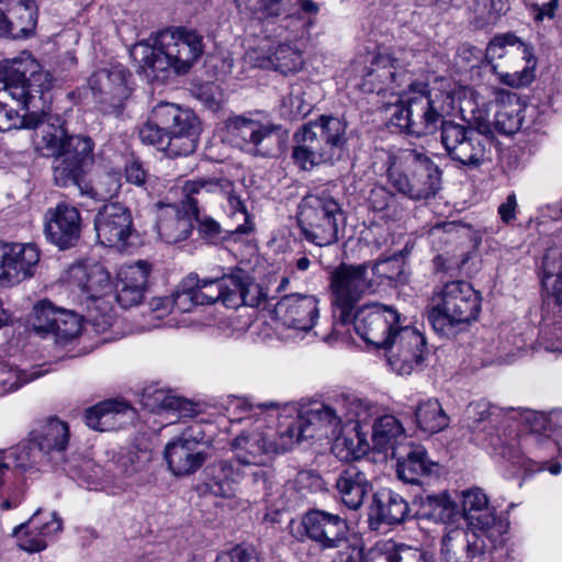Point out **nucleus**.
Instances as JSON below:
<instances>
[{"mask_svg":"<svg viewBox=\"0 0 562 562\" xmlns=\"http://www.w3.org/2000/svg\"><path fill=\"white\" fill-rule=\"evenodd\" d=\"M184 212L175 205H168L157 223L158 234L168 244L186 240L193 228L190 210L183 204Z\"/></svg>","mask_w":562,"mask_h":562,"instance_id":"nucleus-40","label":"nucleus"},{"mask_svg":"<svg viewBox=\"0 0 562 562\" xmlns=\"http://www.w3.org/2000/svg\"><path fill=\"white\" fill-rule=\"evenodd\" d=\"M130 72L122 66L115 65L110 69H100L90 78V87L104 105L105 112H120L123 102L130 95L127 77Z\"/></svg>","mask_w":562,"mask_h":562,"instance_id":"nucleus-24","label":"nucleus"},{"mask_svg":"<svg viewBox=\"0 0 562 562\" xmlns=\"http://www.w3.org/2000/svg\"><path fill=\"white\" fill-rule=\"evenodd\" d=\"M8 19L10 37L27 38L35 33L37 5L35 0H2Z\"/></svg>","mask_w":562,"mask_h":562,"instance_id":"nucleus-36","label":"nucleus"},{"mask_svg":"<svg viewBox=\"0 0 562 562\" xmlns=\"http://www.w3.org/2000/svg\"><path fill=\"white\" fill-rule=\"evenodd\" d=\"M70 282L78 286L87 301L103 300L111 289V277L99 262L74 265L69 270Z\"/></svg>","mask_w":562,"mask_h":562,"instance_id":"nucleus-34","label":"nucleus"},{"mask_svg":"<svg viewBox=\"0 0 562 562\" xmlns=\"http://www.w3.org/2000/svg\"><path fill=\"white\" fill-rule=\"evenodd\" d=\"M154 117L169 133V157L188 156L195 151L201 126L198 116L191 110L164 102L154 108Z\"/></svg>","mask_w":562,"mask_h":562,"instance_id":"nucleus-16","label":"nucleus"},{"mask_svg":"<svg viewBox=\"0 0 562 562\" xmlns=\"http://www.w3.org/2000/svg\"><path fill=\"white\" fill-rule=\"evenodd\" d=\"M241 476L245 477L239 467L233 461L222 460L214 469V477L209 484L210 491L215 496L232 497L236 492V483Z\"/></svg>","mask_w":562,"mask_h":562,"instance_id":"nucleus-49","label":"nucleus"},{"mask_svg":"<svg viewBox=\"0 0 562 562\" xmlns=\"http://www.w3.org/2000/svg\"><path fill=\"white\" fill-rule=\"evenodd\" d=\"M139 138L144 144L154 145L168 155L169 133H167L165 126L154 117V110L151 111L150 120L140 127Z\"/></svg>","mask_w":562,"mask_h":562,"instance_id":"nucleus-58","label":"nucleus"},{"mask_svg":"<svg viewBox=\"0 0 562 562\" xmlns=\"http://www.w3.org/2000/svg\"><path fill=\"white\" fill-rule=\"evenodd\" d=\"M0 454L9 470L12 469L21 473L33 469L43 457L31 438L0 452Z\"/></svg>","mask_w":562,"mask_h":562,"instance_id":"nucleus-51","label":"nucleus"},{"mask_svg":"<svg viewBox=\"0 0 562 562\" xmlns=\"http://www.w3.org/2000/svg\"><path fill=\"white\" fill-rule=\"evenodd\" d=\"M140 403L146 409L159 413L162 411L168 412L172 403L177 402L175 401V395L169 391L157 387L156 385H149L143 390Z\"/></svg>","mask_w":562,"mask_h":562,"instance_id":"nucleus-59","label":"nucleus"},{"mask_svg":"<svg viewBox=\"0 0 562 562\" xmlns=\"http://www.w3.org/2000/svg\"><path fill=\"white\" fill-rule=\"evenodd\" d=\"M30 326L41 337L50 335L58 342H67L80 334L81 319L72 311L55 307L49 301H41L33 307Z\"/></svg>","mask_w":562,"mask_h":562,"instance_id":"nucleus-19","label":"nucleus"},{"mask_svg":"<svg viewBox=\"0 0 562 562\" xmlns=\"http://www.w3.org/2000/svg\"><path fill=\"white\" fill-rule=\"evenodd\" d=\"M525 105L516 93H507L497 103L494 125L503 134H514L522 123L521 112Z\"/></svg>","mask_w":562,"mask_h":562,"instance_id":"nucleus-44","label":"nucleus"},{"mask_svg":"<svg viewBox=\"0 0 562 562\" xmlns=\"http://www.w3.org/2000/svg\"><path fill=\"white\" fill-rule=\"evenodd\" d=\"M281 407L285 408L286 404L266 402L254 405L238 397L232 400L228 406L229 412L238 413L235 420L255 419L249 429L243 430L232 440L234 457L231 461L243 470L245 479L256 492L263 495L272 491V481L267 469L271 457L290 450L297 442L299 418L278 436L267 426L268 422L278 417Z\"/></svg>","mask_w":562,"mask_h":562,"instance_id":"nucleus-1","label":"nucleus"},{"mask_svg":"<svg viewBox=\"0 0 562 562\" xmlns=\"http://www.w3.org/2000/svg\"><path fill=\"white\" fill-rule=\"evenodd\" d=\"M389 105V124L416 136H426L441 130L445 114L454 106V92L448 79H438L432 86L413 79Z\"/></svg>","mask_w":562,"mask_h":562,"instance_id":"nucleus-3","label":"nucleus"},{"mask_svg":"<svg viewBox=\"0 0 562 562\" xmlns=\"http://www.w3.org/2000/svg\"><path fill=\"white\" fill-rule=\"evenodd\" d=\"M411 52L380 53L372 57L361 76L359 88L366 93L382 94L390 92L400 97L401 88L407 87L412 71L407 69Z\"/></svg>","mask_w":562,"mask_h":562,"instance_id":"nucleus-15","label":"nucleus"},{"mask_svg":"<svg viewBox=\"0 0 562 562\" xmlns=\"http://www.w3.org/2000/svg\"><path fill=\"white\" fill-rule=\"evenodd\" d=\"M374 503L375 506L372 508L370 516L372 529H376L379 522L398 525L408 517V503L398 493L390 490L381 491L375 496Z\"/></svg>","mask_w":562,"mask_h":562,"instance_id":"nucleus-39","label":"nucleus"},{"mask_svg":"<svg viewBox=\"0 0 562 562\" xmlns=\"http://www.w3.org/2000/svg\"><path fill=\"white\" fill-rule=\"evenodd\" d=\"M150 271V265L147 261L139 260L133 265L123 266L119 271L117 281L147 290Z\"/></svg>","mask_w":562,"mask_h":562,"instance_id":"nucleus-61","label":"nucleus"},{"mask_svg":"<svg viewBox=\"0 0 562 562\" xmlns=\"http://www.w3.org/2000/svg\"><path fill=\"white\" fill-rule=\"evenodd\" d=\"M135 411L125 401L108 400L89 407L85 419L88 427L99 431H109L132 423Z\"/></svg>","mask_w":562,"mask_h":562,"instance_id":"nucleus-30","label":"nucleus"},{"mask_svg":"<svg viewBox=\"0 0 562 562\" xmlns=\"http://www.w3.org/2000/svg\"><path fill=\"white\" fill-rule=\"evenodd\" d=\"M514 408L508 409L506 413L503 408L495 406L485 401H479L475 403H471L467 409V414L469 419L473 423V428L477 430H497L499 424H502L506 417L513 419V411Z\"/></svg>","mask_w":562,"mask_h":562,"instance_id":"nucleus-46","label":"nucleus"},{"mask_svg":"<svg viewBox=\"0 0 562 562\" xmlns=\"http://www.w3.org/2000/svg\"><path fill=\"white\" fill-rule=\"evenodd\" d=\"M375 292V282L369 277L367 263L336 267L329 276V294L334 318L341 324L351 322L357 304Z\"/></svg>","mask_w":562,"mask_h":562,"instance_id":"nucleus-10","label":"nucleus"},{"mask_svg":"<svg viewBox=\"0 0 562 562\" xmlns=\"http://www.w3.org/2000/svg\"><path fill=\"white\" fill-rule=\"evenodd\" d=\"M196 283L194 289L201 305L218 301L232 308L241 304L250 306L257 304V299L250 296V292H258L259 288L249 282V278L243 271L211 280H199L196 277Z\"/></svg>","mask_w":562,"mask_h":562,"instance_id":"nucleus-18","label":"nucleus"},{"mask_svg":"<svg viewBox=\"0 0 562 562\" xmlns=\"http://www.w3.org/2000/svg\"><path fill=\"white\" fill-rule=\"evenodd\" d=\"M485 61L491 64L494 71H497V66L494 65L496 59H501L507 55L518 56L521 60L526 58L527 47L515 35L505 34L494 37L483 52Z\"/></svg>","mask_w":562,"mask_h":562,"instance_id":"nucleus-52","label":"nucleus"},{"mask_svg":"<svg viewBox=\"0 0 562 562\" xmlns=\"http://www.w3.org/2000/svg\"><path fill=\"white\" fill-rule=\"evenodd\" d=\"M470 541V529L464 530L462 527L453 526L450 524L446 526L445 533L441 539V554L443 561H453V557L458 551L465 549L469 559L480 558V561L487 555H493L496 548H486V550H480L479 552L472 551L469 547Z\"/></svg>","mask_w":562,"mask_h":562,"instance_id":"nucleus-42","label":"nucleus"},{"mask_svg":"<svg viewBox=\"0 0 562 562\" xmlns=\"http://www.w3.org/2000/svg\"><path fill=\"white\" fill-rule=\"evenodd\" d=\"M150 40L151 44L138 43L131 50L147 77L158 78L168 70L187 74L204 50L202 36L186 27L164 30Z\"/></svg>","mask_w":562,"mask_h":562,"instance_id":"nucleus-4","label":"nucleus"},{"mask_svg":"<svg viewBox=\"0 0 562 562\" xmlns=\"http://www.w3.org/2000/svg\"><path fill=\"white\" fill-rule=\"evenodd\" d=\"M226 200H227L228 207H229V214H231V216L237 218V224L235 227L228 228L225 232L231 233V234L247 233L249 231V227L247 226V224L249 222V216H248L244 201L235 192H227Z\"/></svg>","mask_w":562,"mask_h":562,"instance_id":"nucleus-62","label":"nucleus"},{"mask_svg":"<svg viewBox=\"0 0 562 562\" xmlns=\"http://www.w3.org/2000/svg\"><path fill=\"white\" fill-rule=\"evenodd\" d=\"M414 415L417 427L427 434L440 432L449 425V417L436 398L420 401Z\"/></svg>","mask_w":562,"mask_h":562,"instance_id":"nucleus-45","label":"nucleus"},{"mask_svg":"<svg viewBox=\"0 0 562 562\" xmlns=\"http://www.w3.org/2000/svg\"><path fill=\"white\" fill-rule=\"evenodd\" d=\"M131 211L121 203L103 205L94 218L98 240L108 247L123 246L132 233Z\"/></svg>","mask_w":562,"mask_h":562,"instance_id":"nucleus-25","label":"nucleus"},{"mask_svg":"<svg viewBox=\"0 0 562 562\" xmlns=\"http://www.w3.org/2000/svg\"><path fill=\"white\" fill-rule=\"evenodd\" d=\"M543 286L553 299V303L562 311V252L549 250L542 261Z\"/></svg>","mask_w":562,"mask_h":562,"instance_id":"nucleus-50","label":"nucleus"},{"mask_svg":"<svg viewBox=\"0 0 562 562\" xmlns=\"http://www.w3.org/2000/svg\"><path fill=\"white\" fill-rule=\"evenodd\" d=\"M387 177L400 193L412 200H422L437 193L441 172L423 149L404 148L391 157Z\"/></svg>","mask_w":562,"mask_h":562,"instance_id":"nucleus-7","label":"nucleus"},{"mask_svg":"<svg viewBox=\"0 0 562 562\" xmlns=\"http://www.w3.org/2000/svg\"><path fill=\"white\" fill-rule=\"evenodd\" d=\"M93 146L88 136L68 135L58 115H49L37 140V148L53 158V178L59 187L79 186L93 162Z\"/></svg>","mask_w":562,"mask_h":562,"instance_id":"nucleus-5","label":"nucleus"},{"mask_svg":"<svg viewBox=\"0 0 562 562\" xmlns=\"http://www.w3.org/2000/svg\"><path fill=\"white\" fill-rule=\"evenodd\" d=\"M356 333L378 349L390 346L396 334L405 328L400 313L391 306L379 303L359 308L352 316Z\"/></svg>","mask_w":562,"mask_h":562,"instance_id":"nucleus-17","label":"nucleus"},{"mask_svg":"<svg viewBox=\"0 0 562 562\" xmlns=\"http://www.w3.org/2000/svg\"><path fill=\"white\" fill-rule=\"evenodd\" d=\"M379 413L371 402L353 395L338 394L316 403L299 415L297 442L308 439H334L333 452L340 460L359 458L366 452L360 436L362 424Z\"/></svg>","mask_w":562,"mask_h":562,"instance_id":"nucleus-2","label":"nucleus"},{"mask_svg":"<svg viewBox=\"0 0 562 562\" xmlns=\"http://www.w3.org/2000/svg\"><path fill=\"white\" fill-rule=\"evenodd\" d=\"M477 126L454 121L442 122L440 140L447 156L461 167L475 169L487 159L488 140L484 136L491 132L485 120L477 119Z\"/></svg>","mask_w":562,"mask_h":562,"instance_id":"nucleus-12","label":"nucleus"},{"mask_svg":"<svg viewBox=\"0 0 562 562\" xmlns=\"http://www.w3.org/2000/svg\"><path fill=\"white\" fill-rule=\"evenodd\" d=\"M303 536L322 550L339 549L348 542V525L339 515L323 509H310L302 515Z\"/></svg>","mask_w":562,"mask_h":562,"instance_id":"nucleus-20","label":"nucleus"},{"mask_svg":"<svg viewBox=\"0 0 562 562\" xmlns=\"http://www.w3.org/2000/svg\"><path fill=\"white\" fill-rule=\"evenodd\" d=\"M319 12V5L313 0H297L296 9L285 16L288 25L292 22L299 24L301 35L303 36L315 24V19Z\"/></svg>","mask_w":562,"mask_h":562,"instance_id":"nucleus-56","label":"nucleus"},{"mask_svg":"<svg viewBox=\"0 0 562 562\" xmlns=\"http://www.w3.org/2000/svg\"><path fill=\"white\" fill-rule=\"evenodd\" d=\"M392 458L397 460L398 479L411 484H418L422 477L430 475L438 468V463L429 460L426 449L420 445L404 446Z\"/></svg>","mask_w":562,"mask_h":562,"instance_id":"nucleus-33","label":"nucleus"},{"mask_svg":"<svg viewBox=\"0 0 562 562\" xmlns=\"http://www.w3.org/2000/svg\"><path fill=\"white\" fill-rule=\"evenodd\" d=\"M513 420L527 425L529 434L524 437L526 446L536 443L541 437H551L562 430V409H554L550 414L533 411L513 409Z\"/></svg>","mask_w":562,"mask_h":562,"instance_id":"nucleus-37","label":"nucleus"},{"mask_svg":"<svg viewBox=\"0 0 562 562\" xmlns=\"http://www.w3.org/2000/svg\"><path fill=\"white\" fill-rule=\"evenodd\" d=\"M224 137L251 156L273 157L280 151L285 133L280 125L233 115L224 123Z\"/></svg>","mask_w":562,"mask_h":562,"instance_id":"nucleus-11","label":"nucleus"},{"mask_svg":"<svg viewBox=\"0 0 562 562\" xmlns=\"http://www.w3.org/2000/svg\"><path fill=\"white\" fill-rule=\"evenodd\" d=\"M335 488L341 503L350 509L360 508L372 490L368 474L356 464L342 469L336 476Z\"/></svg>","mask_w":562,"mask_h":562,"instance_id":"nucleus-32","label":"nucleus"},{"mask_svg":"<svg viewBox=\"0 0 562 562\" xmlns=\"http://www.w3.org/2000/svg\"><path fill=\"white\" fill-rule=\"evenodd\" d=\"M418 514L420 518L446 526L453 524L460 515L457 504L447 493L428 494L422 497Z\"/></svg>","mask_w":562,"mask_h":562,"instance_id":"nucleus-43","label":"nucleus"},{"mask_svg":"<svg viewBox=\"0 0 562 562\" xmlns=\"http://www.w3.org/2000/svg\"><path fill=\"white\" fill-rule=\"evenodd\" d=\"M44 235L50 244L61 250L74 247L81 235L79 210L66 202L49 207L44 215Z\"/></svg>","mask_w":562,"mask_h":562,"instance_id":"nucleus-22","label":"nucleus"},{"mask_svg":"<svg viewBox=\"0 0 562 562\" xmlns=\"http://www.w3.org/2000/svg\"><path fill=\"white\" fill-rule=\"evenodd\" d=\"M77 187L81 195H87L97 201H108L117 195L121 189V179L116 172H105L98 176L92 183L79 181Z\"/></svg>","mask_w":562,"mask_h":562,"instance_id":"nucleus-53","label":"nucleus"},{"mask_svg":"<svg viewBox=\"0 0 562 562\" xmlns=\"http://www.w3.org/2000/svg\"><path fill=\"white\" fill-rule=\"evenodd\" d=\"M297 221L304 237L324 247L338 240L344 215L335 199L328 195H307L300 204Z\"/></svg>","mask_w":562,"mask_h":562,"instance_id":"nucleus-13","label":"nucleus"},{"mask_svg":"<svg viewBox=\"0 0 562 562\" xmlns=\"http://www.w3.org/2000/svg\"><path fill=\"white\" fill-rule=\"evenodd\" d=\"M182 192L186 200L182 204L187 205L191 213V218L198 223V232L200 236L211 243H215L222 238V226L214 218L200 213L198 207L199 199L196 195L204 193L220 192L218 184L211 180H188L182 186Z\"/></svg>","mask_w":562,"mask_h":562,"instance_id":"nucleus-28","label":"nucleus"},{"mask_svg":"<svg viewBox=\"0 0 562 562\" xmlns=\"http://www.w3.org/2000/svg\"><path fill=\"white\" fill-rule=\"evenodd\" d=\"M15 72L22 76L30 94L35 95L37 112L44 110L48 115H52L49 113L52 101L49 91L55 81L53 75L47 70L40 69L38 64L33 58H29L24 63H14L10 68L1 70V76H13Z\"/></svg>","mask_w":562,"mask_h":562,"instance_id":"nucleus-29","label":"nucleus"},{"mask_svg":"<svg viewBox=\"0 0 562 562\" xmlns=\"http://www.w3.org/2000/svg\"><path fill=\"white\" fill-rule=\"evenodd\" d=\"M258 66L288 75L296 72L302 68L303 57L299 48L283 43L279 44Z\"/></svg>","mask_w":562,"mask_h":562,"instance_id":"nucleus-47","label":"nucleus"},{"mask_svg":"<svg viewBox=\"0 0 562 562\" xmlns=\"http://www.w3.org/2000/svg\"><path fill=\"white\" fill-rule=\"evenodd\" d=\"M140 470L139 454L125 451L114 456L104 465L85 461L80 467L71 469L70 474L89 490L113 491L123 490Z\"/></svg>","mask_w":562,"mask_h":562,"instance_id":"nucleus-14","label":"nucleus"},{"mask_svg":"<svg viewBox=\"0 0 562 562\" xmlns=\"http://www.w3.org/2000/svg\"><path fill=\"white\" fill-rule=\"evenodd\" d=\"M403 260L398 257L385 258L376 261L371 270L372 274L376 280H373L375 284H389L391 285L393 282L400 280L401 274L403 273Z\"/></svg>","mask_w":562,"mask_h":562,"instance_id":"nucleus-60","label":"nucleus"},{"mask_svg":"<svg viewBox=\"0 0 562 562\" xmlns=\"http://www.w3.org/2000/svg\"><path fill=\"white\" fill-rule=\"evenodd\" d=\"M385 347L387 362L397 374H411L424 359L425 338L416 329L406 326Z\"/></svg>","mask_w":562,"mask_h":562,"instance_id":"nucleus-23","label":"nucleus"},{"mask_svg":"<svg viewBox=\"0 0 562 562\" xmlns=\"http://www.w3.org/2000/svg\"><path fill=\"white\" fill-rule=\"evenodd\" d=\"M41 251L32 243H0V284L12 286L35 274Z\"/></svg>","mask_w":562,"mask_h":562,"instance_id":"nucleus-21","label":"nucleus"},{"mask_svg":"<svg viewBox=\"0 0 562 562\" xmlns=\"http://www.w3.org/2000/svg\"><path fill=\"white\" fill-rule=\"evenodd\" d=\"M273 313L276 319L283 326L300 331H310L319 315L318 300L314 295H285L278 301Z\"/></svg>","mask_w":562,"mask_h":562,"instance_id":"nucleus-26","label":"nucleus"},{"mask_svg":"<svg viewBox=\"0 0 562 562\" xmlns=\"http://www.w3.org/2000/svg\"><path fill=\"white\" fill-rule=\"evenodd\" d=\"M501 457L508 463V467L522 469L526 472H538L548 470L551 474L558 475L562 465L560 463L549 464L547 461H536L526 457L515 439L510 442L502 443L499 447Z\"/></svg>","mask_w":562,"mask_h":562,"instance_id":"nucleus-48","label":"nucleus"},{"mask_svg":"<svg viewBox=\"0 0 562 562\" xmlns=\"http://www.w3.org/2000/svg\"><path fill=\"white\" fill-rule=\"evenodd\" d=\"M351 134L344 117L321 115L294 133L292 159L302 170L334 166L346 156Z\"/></svg>","mask_w":562,"mask_h":562,"instance_id":"nucleus-6","label":"nucleus"},{"mask_svg":"<svg viewBox=\"0 0 562 562\" xmlns=\"http://www.w3.org/2000/svg\"><path fill=\"white\" fill-rule=\"evenodd\" d=\"M401 543L394 541H379L369 549L364 562H396Z\"/></svg>","mask_w":562,"mask_h":562,"instance_id":"nucleus-63","label":"nucleus"},{"mask_svg":"<svg viewBox=\"0 0 562 562\" xmlns=\"http://www.w3.org/2000/svg\"><path fill=\"white\" fill-rule=\"evenodd\" d=\"M202 437L193 428L183 431L173 441L167 443L165 458L170 471L177 476L189 475L198 471L206 460V453L199 449Z\"/></svg>","mask_w":562,"mask_h":562,"instance_id":"nucleus-27","label":"nucleus"},{"mask_svg":"<svg viewBox=\"0 0 562 562\" xmlns=\"http://www.w3.org/2000/svg\"><path fill=\"white\" fill-rule=\"evenodd\" d=\"M146 291V289L138 288L137 285H128L117 281L116 301L124 308L136 306L142 303Z\"/></svg>","mask_w":562,"mask_h":562,"instance_id":"nucleus-64","label":"nucleus"},{"mask_svg":"<svg viewBox=\"0 0 562 562\" xmlns=\"http://www.w3.org/2000/svg\"><path fill=\"white\" fill-rule=\"evenodd\" d=\"M311 108V104L303 99L301 87H292L281 102L280 114L285 120H297L306 116Z\"/></svg>","mask_w":562,"mask_h":562,"instance_id":"nucleus-57","label":"nucleus"},{"mask_svg":"<svg viewBox=\"0 0 562 562\" xmlns=\"http://www.w3.org/2000/svg\"><path fill=\"white\" fill-rule=\"evenodd\" d=\"M371 439L375 450L392 457L404 448L406 432L395 416L384 415L374 420Z\"/></svg>","mask_w":562,"mask_h":562,"instance_id":"nucleus-38","label":"nucleus"},{"mask_svg":"<svg viewBox=\"0 0 562 562\" xmlns=\"http://www.w3.org/2000/svg\"><path fill=\"white\" fill-rule=\"evenodd\" d=\"M31 439L43 457L58 464L69 441L68 425L57 418H48L31 432Z\"/></svg>","mask_w":562,"mask_h":562,"instance_id":"nucleus-31","label":"nucleus"},{"mask_svg":"<svg viewBox=\"0 0 562 562\" xmlns=\"http://www.w3.org/2000/svg\"><path fill=\"white\" fill-rule=\"evenodd\" d=\"M462 516L470 529L469 547L479 552L486 548H498L504 542L508 522L488 503L485 493L479 488L462 492Z\"/></svg>","mask_w":562,"mask_h":562,"instance_id":"nucleus-9","label":"nucleus"},{"mask_svg":"<svg viewBox=\"0 0 562 562\" xmlns=\"http://www.w3.org/2000/svg\"><path fill=\"white\" fill-rule=\"evenodd\" d=\"M40 371L26 372L16 368L3 366L0 368V395L16 391L23 384L40 376Z\"/></svg>","mask_w":562,"mask_h":562,"instance_id":"nucleus-55","label":"nucleus"},{"mask_svg":"<svg viewBox=\"0 0 562 562\" xmlns=\"http://www.w3.org/2000/svg\"><path fill=\"white\" fill-rule=\"evenodd\" d=\"M195 284H198L196 276H188L170 296L155 299L151 303L153 308L177 313L190 312L195 305H201L194 289Z\"/></svg>","mask_w":562,"mask_h":562,"instance_id":"nucleus-41","label":"nucleus"},{"mask_svg":"<svg viewBox=\"0 0 562 562\" xmlns=\"http://www.w3.org/2000/svg\"><path fill=\"white\" fill-rule=\"evenodd\" d=\"M88 305L87 321L93 327L95 333L106 331L114 322V314L110 302L103 300H93Z\"/></svg>","mask_w":562,"mask_h":562,"instance_id":"nucleus-54","label":"nucleus"},{"mask_svg":"<svg viewBox=\"0 0 562 562\" xmlns=\"http://www.w3.org/2000/svg\"><path fill=\"white\" fill-rule=\"evenodd\" d=\"M61 530V519L53 513L49 520L42 522L33 516L27 522L14 528L13 536L18 546L30 553L40 552L47 547V538Z\"/></svg>","mask_w":562,"mask_h":562,"instance_id":"nucleus-35","label":"nucleus"},{"mask_svg":"<svg viewBox=\"0 0 562 562\" xmlns=\"http://www.w3.org/2000/svg\"><path fill=\"white\" fill-rule=\"evenodd\" d=\"M480 311L481 297L471 284L452 281L434 295L428 321L437 333L450 336L459 325L476 319Z\"/></svg>","mask_w":562,"mask_h":562,"instance_id":"nucleus-8","label":"nucleus"}]
</instances>
